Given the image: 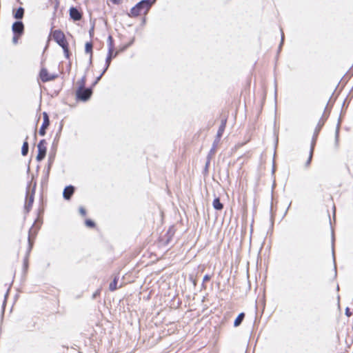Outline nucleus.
<instances>
[{"label": "nucleus", "mask_w": 353, "mask_h": 353, "mask_svg": "<svg viewBox=\"0 0 353 353\" xmlns=\"http://www.w3.org/2000/svg\"><path fill=\"white\" fill-rule=\"evenodd\" d=\"M105 74V72H103V70L102 71L101 74L98 77H97L96 80L97 81L99 82V81L101 79V78L102 77V76Z\"/></svg>", "instance_id": "2f4dec72"}, {"label": "nucleus", "mask_w": 353, "mask_h": 353, "mask_svg": "<svg viewBox=\"0 0 353 353\" xmlns=\"http://www.w3.org/2000/svg\"><path fill=\"white\" fill-rule=\"evenodd\" d=\"M314 145H315V141H314V139H313V140L312 141V143H311L310 155H309L307 161L305 163V166L306 167L309 166L310 163H311V161H312V156H313Z\"/></svg>", "instance_id": "2eb2a0df"}, {"label": "nucleus", "mask_w": 353, "mask_h": 353, "mask_svg": "<svg viewBox=\"0 0 353 353\" xmlns=\"http://www.w3.org/2000/svg\"><path fill=\"white\" fill-rule=\"evenodd\" d=\"M211 279V276L210 275H208V274H205L204 276H203V282H207L210 279Z\"/></svg>", "instance_id": "cd10ccee"}, {"label": "nucleus", "mask_w": 353, "mask_h": 353, "mask_svg": "<svg viewBox=\"0 0 353 353\" xmlns=\"http://www.w3.org/2000/svg\"><path fill=\"white\" fill-rule=\"evenodd\" d=\"M93 33H94V27H92V28L90 30V31H89L90 36V37H92V34H93Z\"/></svg>", "instance_id": "72a5a7b5"}, {"label": "nucleus", "mask_w": 353, "mask_h": 353, "mask_svg": "<svg viewBox=\"0 0 353 353\" xmlns=\"http://www.w3.org/2000/svg\"><path fill=\"white\" fill-rule=\"evenodd\" d=\"M46 140L42 139L39 142V143L37 145L38 154L37 156V160L38 161H42L46 157Z\"/></svg>", "instance_id": "20e7f679"}, {"label": "nucleus", "mask_w": 353, "mask_h": 353, "mask_svg": "<svg viewBox=\"0 0 353 353\" xmlns=\"http://www.w3.org/2000/svg\"><path fill=\"white\" fill-rule=\"evenodd\" d=\"M225 125H226V119H223L221 121V123L219 128V130H218V132L216 134V138L217 139V141L221 139V137H222V135L224 132V130L225 129Z\"/></svg>", "instance_id": "ddd939ff"}, {"label": "nucleus", "mask_w": 353, "mask_h": 353, "mask_svg": "<svg viewBox=\"0 0 353 353\" xmlns=\"http://www.w3.org/2000/svg\"><path fill=\"white\" fill-rule=\"evenodd\" d=\"M28 242H29L30 249H31V248H32V243H31L30 236L28 237Z\"/></svg>", "instance_id": "c9c22d12"}, {"label": "nucleus", "mask_w": 353, "mask_h": 353, "mask_svg": "<svg viewBox=\"0 0 353 353\" xmlns=\"http://www.w3.org/2000/svg\"><path fill=\"white\" fill-rule=\"evenodd\" d=\"M118 279L117 276L114 277V280L110 283L109 290L110 291H114L117 289Z\"/></svg>", "instance_id": "412c9836"}, {"label": "nucleus", "mask_w": 353, "mask_h": 353, "mask_svg": "<svg viewBox=\"0 0 353 353\" xmlns=\"http://www.w3.org/2000/svg\"><path fill=\"white\" fill-rule=\"evenodd\" d=\"M211 158L212 157H210V154H208V155L207 157V161H206V163H205V167H204V170H203V172L204 173H207L208 172V168H209V166H210Z\"/></svg>", "instance_id": "5701e85b"}, {"label": "nucleus", "mask_w": 353, "mask_h": 353, "mask_svg": "<svg viewBox=\"0 0 353 353\" xmlns=\"http://www.w3.org/2000/svg\"><path fill=\"white\" fill-rule=\"evenodd\" d=\"M21 35H19V34H14V36H13V38H12V42L14 44H17V42H18V39L19 38L21 37Z\"/></svg>", "instance_id": "a878e982"}, {"label": "nucleus", "mask_w": 353, "mask_h": 353, "mask_svg": "<svg viewBox=\"0 0 353 353\" xmlns=\"http://www.w3.org/2000/svg\"><path fill=\"white\" fill-rule=\"evenodd\" d=\"M29 146L28 142L26 141L23 142V144L21 148V154L23 156H26L28 153Z\"/></svg>", "instance_id": "aec40b11"}, {"label": "nucleus", "mask_w": 353, "mask_h": 353, "mask_svg": "<svg viewBox=\"0 0 353 353\" xmlns=\"http://www.w3.org/2000/svg\"><path fill=\"white\" fill-rule=\"evenodd\" d=\"M114 4H119L121 2V0H110Z\"/></svg>", "instance_id": "473e14b6"}, {"label": "nucleus", "mask_w": 353, "mask_h": 353, "mask_svg": "<svg viewBox=\"0 0 353 353\" xmlns=\"http://www.w3.org/2000/svg\"><path fill=\"white\" fill-rule=\"evenodd\" d=\"M85 82H86V77L85 76H83L79 81H78V84H79V88H85Z\"/></svg>", "instance_id": "b1692460"}, {"label": "nucleus", "mask_w": 353, "mask_h": 353, "mask_svg": "<svg viewBox=\"0 0 353 353\" xmlns=\"http://www.w3.org/2000/svg\"><path fill=\"white\" fill-rule=\"evenodd\" d=\"M100 294V290H97L93 294H92V299H96L97 296Z\"/></svg>", "instance_id": "c756f323"}, {"label": "nucleus", "mask_w": 353, "mask_h": 353, "mask_svg": "<svg viewBox=\"0 0 353 353\" xmlns=\"http://www.w3.org/2000/svg\"><path fill=\"white\" fill-rule=\"evenodd\" d=\"M70 17L74 21H80L82 19L83 14L76 7H71L69 10Z\"/></svg>", "instance_id": "1a4fd4ad"}, {"label": "nucleus", "mask_w": 353, "mask_h": 353, "mask_svg": "<svg viewBox=\"0 0 353 353\" xmlns=\"http://www.w3.org/2000/svg\"><path fill=\"white\" fill-rule=\"evenodd\" d=\"M244 318H245V314L243 312L240 313L237 316L236 319L234 320V327L239 326L241 324L242 321H243Z\"/></svg>", "instance_id": "f3484780"}, {"label": "nucleus", "mask_w": 353, "mask_h": 353, "mask_svg": "<svg viewBox=\"0 0 353 353\" xmlns=\"http://www.w3.org/2000/svg\"><path fill=\"white\" fill-rule=\"evenodd\" d=\"M108 46L109 51H114V40L111 35H109L108 37Z\"/></svg>", "instance_id": "6ab92c4d"}, {"label": "nucleus", "mask_w": 353, "mask_h": 353, "mask_svg": "<svg viewBox=\"0 0 353 353\" xmlns=\"http://www.w3.org/2000/svg\"><path fill=\"white\" fill-rule=\"evenodd\" d=\"M49 166H50V165H49ZM49 170H50V167H48V170H47L48 173L49 172Z\"/></svg>", "instance_id": "4c0bfd02"}, {"label": "nucleus", "mask_w": 353, "mask_h": 353, "mask_svg": "<svg viewBox=\"0 0 353 353\" xmlns=\"http://www.w3.org/2000/svg\"><path fill=\"white\" fill-rule=\"evenodd\" d=\"M85 225L88 226V227H90V228H92L94 226L95 223L93 221L90 220V219H87L85 221Z\"/></svg>", "instance_id": "393cba45"}, {"label": "nucleus", "mask_w": 353, "mask_h": 353, "mask_svg": "<svg viewBox=\"0 0 353 353\" xmlns=\"http://www.w3.org/2000/svg\"><path fill=\"white\" fill-rule=\"evenodd\" d=\"M92 94V88H78L76 91V97L78 100L88 101Z\"/></svg>", "instance_id": "7ed1b4c3"}, {"label": "nucleus", "mask_w": 353, "mask_h": 353, "mask_svg": "<svg viewBox=\"0 0 353 353\" xmlns=\"http://www.w3.org/2000/svg\"><path fill=\"white\" fill-rule=\"evenodd\" d=\"M283 40H284V34H283V33L282 32V34H281V43H280V47H281V45L283 44Z\"/></svg>", "instance_id": "f704fd0d"}, {"label": "nucleus", "mask_w": 353, "mask_h": 353, "mask_svg": "<svg viewBox=\"0 0 353 353\" xmlns=\"http://www.w3.org/2000/svg\"><path fill=\"white\" fill-rule=\"evenodd\" d=\"M339 123H338L337 128L336 130V139L338 138V136H339Z\"/></svg>", "instance_id": "7c9ffc66"}, {"label": "nucleus", "mask_w": 353, "mask_h": 353, "mask_svg": "<svg viewBox=\"0 0 353 353\" xmlns=\"http://www.w3.org/2000/svg\"><path fill=\"white\" fill-rule=\"evenodd\" d=\"M119 52L117 51L114 54V51H109L108 52V55H107V57H106V59H105V68L103 69V72H105L107 71V70L108 69L110 65V63L112 61V59L114 57H116L118 54Z\"/></svg>", "instance_id": "9d476101"}, {"label": "nucleus", "mask_w": 353, "mask_h": 353, "mask_svg": "<svg viewBox=\"0 0 353 353\" xmlns=\"http://www.w3.org/2000/svg\"><path fill=\"white\" fill-rule=\"evenodd\" d=\"M13 34L22 35L24 32V25L21 21H17L12 26Z\"/></svg>", "instance_id": "6e6552de"}, {"label": "nucleus", "mask_w": 353, "mask_h": 353, "mask_svg": "<svg viewBox=\"0 0 353 353\" xmlns=\"http://www.w3.org/2000/svg\"><path fill=\"white\" fill-rule=\"evenodd\" d=\"M213 208L216 210H221L223 205L221 203L219 198H215L212 202Z\"/></svg>", "instance_id": "dca6fc26"}, {"label": "nucleus", "mask_w": 353, "mask_h": 353, "mask_svg": "<svg viewBox=\"0 0 353 353\" xmlns=\"http://www.w3.org/2000/svg\"><path fill=\"white\" fill-rule=\"evenodd\" d=\"M25 10L22 7L18 8L17 10H13L12 14L14 18L17 19V21H21L24 16Z\"/></svg>", "instance_id": "f8f14e48"}, {"label": "nucleus", "mask_w": 353, "mask_h": 353, "mask_svg": "<svg viewBox=\"0 0 353 353\" xmlns=\"http://www.w3.org/2000/svg\"><path fill=\"white\" fill-rule=\"evenodd\" d=\"M170 231L169 230V231L168 232V235H169V234H170Z\"/></svg>", "instance_id": "58836bf2"}, {"label": "nucleus", "mask_w": 353, "mask_h": 353, "mask_svg": "<svg viewBox=\"0 0 353 353\" xmlns=\"http://www.w3.org/2000/svg\"><path fill=\"white\" fill-rule=\"evenodd\" d=\"M324 123H325V119L322 117L318 124H317V126L315 128V131H314V136L312 137V139H314V141H316V137H317V135L319 132V131L321 130L322 126L324 125Z\"/></svg>", "instance_id": "4468645a"}, {"label": "nucleus", "mask_w": 353, "mask_h": 353, "mask_svg": "<svg viewBox=\"0 0 353 353\" xmlns=\"http://www.w3.org/2000/svg\"><path fill=\"white\" fill-rule=\"evenodd\" d=\"M74 192V188L72 185H68L65 188L63 192V196L65 199L69 200L72 197V194Z\"/></svg>", "instance_id": "9b49d317"}, {"label": "nucleus", "mask_w": 353, "mask_h": 353, "mask_svg": "<svg viewBox=\"0 0 353 353\" xmlns=\"http://www.w3.org/2000/svg\"><path fill=\"white\" fill-rule=\"evenodd\" d=\"M155 0H141L137 3L130 10V17H138L142 12H147L154 3Z\"/></svg>", "instance_id": "f257e3e1"}, {"label": "nucleus", "mask_w": 353, "mask_h": 353, "mask_svg": "<svg viewBox=\"0 0 353 353\" xmlns=\"http://www.w3.org/2000/svg\"><path fill=\"white\" fill-rule=\"evenodd\" d=\"M39 77L43 82H48L55 79L57 77V74H50L46 68H41Z\"/></svg>", "instance_id": "39448f33"}, {"label": "nucleus", "mask_w": 353, "mask_h": 353, "mask_svg": "<svg viewBox=\"0 0 353 353\" xmlns=\"http://www.w3.org/2000/svg\"><path fill=\"white\" fill-rule=\"evenodd\" d=\"M52 37L57 44L63 48L65 58L69 59L70 52L68 49V43L65 39V37L63 32L59 30H56L53 32Z\"/></svg>", "instance_id": "f03ea898"}, {"label": "nucleus", "mask_w": 353, "mask_h": 353, "mask_svg": "<svg viewBox=\"0 0 353 353\" xmlns=\"http://www.w3.org/2000/svg\"><path fill=\"white\" fill-rule=\"evenodd\" d=\"M345 314L347 316L350 317L352 315V312L349 307H346Z\"/></svg>", "instance_id": "c85d7f7f"}, {"label": "nucleus", "mask_w": 353, "mask_h": 353, "mask_svg": "<svg viewBox=\"0 0 353 353\" xmlns=\"http://www.w3.org/2000/svg\"><path fill=\"white\" fill-rule=\"evenodd\" d=\"M34 190H32V192L31 194H30L29 187L28 188L27 192H26V201L25 203V209L27 212H28L33 204L34 202Z\"/></svg>", "instance_id": "423d86ee"}, {"label": "nucleus", "mask_w": 353, "mask_h": 353, "mask_svg": "<svg viewBox=\"0 0 353 353\" xmlns=\"http://www.w3.org/2000/svg\"><path fill=\"white\" fill-rule=\"evenodd\" d=\"M92 48H93V44L91 41L87 42L85 45V52L90 54V61L92 60Z\"/></svg>", "instance_id": "a211bd4d"}, {"label": "nucleus", "mask_w": 353, "mask_h": 353, "mask_svg": "<svg viewBox=\"0 0 353 353\" xmlns=\"http://www.w3.org/2000/svg\"><path fill=\"white\" fill-rule=\"evenodd\" d=\"M97 83H98V81H97V80H95L92 84V86H94Z\"/></svg>", "instance_id": "e433bc0d"}, {"label": "nucleus", "mask_w": 353, "mask_h": 353, "mask_svg": "<svg viewBox=\"0 0 353 353\" xmlns=\"http://www.w3.org/2000/svg\"><path fill=\"white\" fill-rule=\"evenodd\" d=\"M220 140H218L217 141V139L215 138L214 142H213V144H212V147L211 148V150H210L209 152V154H210V157H212V155L214 154L215 153V150H216V148L217 147V145L219 144Z\"/></svg>", "instance_id": "4be33fe9"}, {"label": "nucleus", "mask_w": 353, "mask_h": 353, "mask_svg": "<svg viewBox=\"0 0 353 353\" xmlns=\"http://www.w3.org/2000/svg\"><path fill=\"white\" fill-rule=\"evenodd\" d=\"M43 123L39 131V134L41 136H44L46 134V130L50 125V119L48 114L46 112L43 113Z\"/></svg>", "instance_id": "0eeeda50"}, {"label": "nucleus", "mask_w": 353, "mask_h": 353, "mask_svg": "<svg viewBox=\"0 0 353 353\" xmlns=\"http://www.w3.org/2000/svg\"><path fill=\"white\" fill-rule=\"evenodd\" d=\"M79 213L82 215V216H85L86 215V210L83 207H80L79 208Z\"/></svg>", "instance_id": "bb28decb"}]
</instances>
